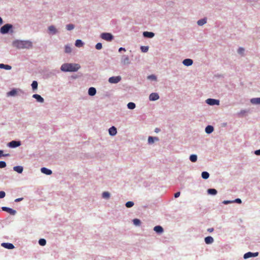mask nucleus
<instances>
[{
  "instance_id": "nucleus-1",
  "label": "nucleus",
  "mask_w": 260,
  "mask_h": 260,
  "mask_svg": "<svg viewBox=\"0 0 260 260\" xmlns=\"http://www.w3.org/2000/svg\"><path fill=\"white\" fill-rule=\"evenodd\" d=\"M13 45L18 49H29L32 46L31 42L29 41L16 40L13 42Z\"/></svg>"
},
{
  "instance_id": "nucleus-2",
  "label": "nucleus",
  "mask_w": 260,
  "mask_h": 260,
  "mask_svg": "<svg viewBox=\"0 0 260 260\" xmlns=\"http://www.w3.org/2000/svg\"><path fill=\"white\" fill-rule=\"evenodd\" d=\"M80 68L78 63H64L62 64L60 70L63 72H76Z\"/></svg>"
},
{
  "instance_id": "nucleus-3",
  "label": "nucleus",
  "mask_w": 260,
  "mask_h": 260,
  "mask_svg": "<svg viewBox=\"0 0 260 260\" xmlns=\"http://www.w3.org/2000/svg\"><path fill=\"white\" fill-rule=\"evenodd\" d=\"M101 38L107 41H111L113 39V36L110 33L104 32L101 35Z\"/></svg>"
},
{
  "instance_id": "nucleus-4",
  "label": "nucleus",
  "mask_w": 260,
  "mask_h": 260,
  "mask_svg": "<svg viewBox=\"0 0 260 260\" xmlns=\"http://www.w3.org/2000/svg\"><path fill=\"white\" fill-rule=\"evenodd\" d=\"M11 28H12V25L11 24H7L1 28L0 31L2 34H5L7 33Z\"/></svg>"
},
{
  "instance_id": "nucleus-5",
  "label": "nucleus",
  "mask_w": 260,
  "mask_h": 260,
  "mask_svg": "<svg viewBox=\"0 0 260 260\" xmlns=\"http://www.w3.org/2000/svg\"><path fill=\"white\" fill-rule=\"evenodd\" d=\"M258 255V252H254V253L251 252H248L246 253L244 255L243 257L244 259H247V258H250L251 257L257 256Z\"/></svg>"
},
{
  "instance_id": "nucleus-6",
  "label": "nucleus",
  "mask_w": 260,
  "mask_h": 260,
  "mask_svg": "<svg viewBox=\"0 0 260 260\" xmlns=\"http://www.w3.org/2000/svg\"><path fill=\"white\" fill-rule=\"evenodd\" d=\"M206 103L210 105H218L219 101L215 99H208L206 100Z\"/></svg>"
},
{
  "instance_id": "nucleus-7",
  "label": "nucleus",
  "mask_w": 260,
  "mask_h": 260,
  "mask_svg": "<svg viewBox=\"0 0 260 260\" xmlns=\"http://www.w3.org/2000/svg\"><path fill=\"white\" fill-rule=\"evenodd\" d=\"M121 80L120 76L112 77L109 78V82L111 83H117L119 82Z\"/></svg>"
},
{
  "instance_id": "nucleus-8",
  "label": "nucleus",
  "mask_w": 260,
  "mask_h": 260,
  "mask_svg": "<svg viewBox=\"0 0 260 260\" xmlns=\"http://www.w3.org/2000/svg\"><path fill=\"white\" fill-rule=\"evenodd\" d=\"M2 209L3 211H6L12 215H14L16 213V211L15 210H13V209L8 207H3Z\"/></svg>"
},
{
  "instance_id": "nucleus-9",
  "label": "nucleus",
  "mask_w": 260,
  "mask_h": 260,
  "mask_svg": "<svg viewBox=\"0 0 260 260\" xmlns=\"http://www.w3.org/2000/svg\"><path fill=\"white\" fill-rule=\"evenodd\" d=\"M8 146L12 148L17 147L20 145V142L19 141H12L8 144Z\"/></svg>"
},
{
  "instance_id": "nucleus-10",
  "label": "nucleus",
  "mask_w": 260,
  "mask_h": 260,
  "mask_svg": "<svg viewBox=\"0 0 260 260\" xmlns=\"http://www.w3.org/2000/svg\"><path fill=\"white\" fill-rule=\"evenodd\" d=\"M121 63L123 64H128L130 63L129 59L128 56L124 55L121 58Z\"/></svg>"
},
{
  "instance_id": "nucleus-11",
  "label": "nucleus",
  "mask_w": 260,
  "mask_h": 260,
  "mask_svg": "<svg viewBox=\"0 0 260 260\" xmlns=\"http://www.w3.org/2000/svg\"><path fill=\"white\" fill-rule=\"evenodd\" d=\"M2 246L7 249H12L14 248L13 244L9 243H3Z\"/></svg>"
},
{
  "instance_id": "nucleus-12",
  "label": "nucleus",
  "mask_w": 260,
  "mask_h": 260,
  "mask_svg": "<svg viewBox=\"0 0 260 260\" xmlns=\"http://www.w3.org/2000/svg\"><path fill=\"white\" fill-rule=\"evenodd\" d=\"M159 99V95L157 93H152L149 95L150 101H156Z\"/></svg>"
},
{
  "instance_id": "nucleus-13",
  "label": "nucleus",
  "mask_w": 260,
  "mask_h": 260,
  "mask_svg": "<svg viewBox=\"0 0 260 260\" xmlns=\"http://www.w3.org/2000/svg\"><path fill=\"white\" fill-rule=\"evenodd\" d=\"M32 98L36 99L37 101L40 103H43L44 100V99L40 95L38 94H35L32 95Z\"/></svg>"
},
{
  "instance_id": "nucleus-14",
  "label": "nucleus",
  "mask_w": 260,
  "mask_h": 260,
  "mask_svg": "<svg viewBox=\"0 0 260 260\" xmlns=\"http://www.w3.org/2000/svg\"><path fill=\"white\" fill-rule=\"evenodd\" d=\"M109 133L111 136H115L117 133V129L115 126H112L109 129Z\"/></svg>"
},
{
  "instance_id": "nucleus-15",
  "label": "nucleus",
  "mask_w": 260,
  "mask_h": 260,
  "mask_svg": "<svg viewBox=\"0 0 260 260\" xmlns=\"http://www.w3.org/2000/svg\"><path fill=\"white\" fill-rule=\"evenodd\" d=\"M144 37L152 38L154 36V34L152 32L144 31L143 34Z\"/></svg>"
},
{
  "instance_id": "nucleus-16",
  "label": "nucleus",
  "mask_w": 260,
  "mask_h": 260,
  "mask_svg": "<svg viewBox=\"0 0 260 260\" xmlns=\"http://www.w3.org/2000/svg\"><path fill=\"white\" fill-rule=\"evenodd\" d=\"M192 60L189 58L185 59L183 61V64L186 66H190L192 65Z\"/></svg>"
},
{
  "instance_id": "nucleus-17",
  "label": "nucleus",
  "mask_w": 260,
  "mask_h": 260,
  "mask_svg": "<svg viewBox=\"0 0 260 260\" xmlns=\"http://www.w3.org/2000/svg\"><path fill=\"white\" fill-rule=\"evenodd\" d=\"M41 171L42 173L46 175H51L52 174V171L46 168H42Z\"/></svg>"
},
{
  "instance_id": "nucleus-18",
  "label": "nucleus",
  "mask_w": 260,
  "mask_h": 260,
  "mask_svg": "<svg viewBox=\"0 0 260 260\" xmlns=\"http://www.w3.org/2000/svg\"><path fill=\"white\" fill-rule=\"evenodd\" d=\"M213 238L211 236H208L205 238V242L207 244L212 243L213 242Z\"/></svg>"
},
{
  "instance_id": "nucleus-19",
  "label": "nucleus",
  "mask_w": 260,
  "mask_h": 260,
  "mask_svg": "<svg viewBox=\"0 0 260 260\" xmlns=\"http://www.w3.org/2000/svg\"><path fill=\"white\" fill-rule=\"evenodd\" d=\"M154 231L157 233H161L163 232L164 230L161 226L157 225L154 228Z\"/></svg>"
},
{
  "instance_id": "nucleus-20",
  "label": "nucleus",
  "mask_w": 260,
  "mask_h": 260,
  "mask_svg": "<svg viewBox=\"0 0 260 260\" xmlns=\"http://www.w3.org/2000/svg\"><path fill=\"white\" fill-rule=\"evenodd\" d=\"M96 93V89L94 87H90L88 89V94L91 96H93Z\"/></svg>"
},
{
  "instance_id": "nucleus-21",
  "label": "nucleus",
  "mask_w": 260,
  "mask_h": 260,
  "mask_svg": "<svg viewBox=\"0 0 260 260\" xmlns=\"http://www.w3.org/2000/svg\"><path fill=\"white\" fill-rule=\"evenodd\" d=\"M214 130V128L211 125H208L205 128V132L207 134L211 133Z\"/></svg>"
},
{
  "instance_id": "nucleus-22",
  "label": "nucleus",
  "mask_w": 260,
  "mask_h": 260,
  "mask_svg": "<svg viewBox=\"0 0 260 260\" xmlns=\"http://www.w3.org/2000/svg\"><path fill=\"white\" fill-rule=\"evenodd\" d=\"M13 170L18 172V173H21L23 171V167L21 166H15L13 168Z\"/></svg>"
},
{
  "instance_id": "nucleus-23",
  "label": "nucleus",
  "mask_w": 260,
  "mask_h": 260,
  "mask_svg": "<svg viewBox=\"0 0 260 260\" xmlns=\"http://www.w3.org/2000/svg\"><path fill=\"white\" fill-rule=\"evenodd\" d=\"M251 102L253 104H260V98H253L251 100Z\"/></svg>"
},
{
  "instance_id": "nucleus-24",
  "label": "nucleus",
  "mask_w": 260,
  "mask_h": 260,
  "mask_svg": "<svg viewBox=\"0 0 260 260\" xmlns=\"http://www.w3.org/2000/svg\"><path fill=\"white\" fill-rule=\"evenodd\" d=\"M11 66L7 64H4L3 63L0 64V69H4L6 70H10L11 69Z\"/></svg>"
},
{
  "instance_id": "nucleus-25",
  "label": "nucleus",
  "mask_w": 260,
  "mask_h": 260,
  "mask_svg": "<svg viewBox=\"0 0 260 260\" xmlns=\"http://www.w3.org/2000/svg\"><path fill=\"white\" fill-rule=\"evenodd\" d=\"M207 191L209 194L212 195H215L217 192V190L213 188L209 189Z\"/></svg>"
},
{
  "instance_id": "nucleus-26",
  "label": "nucleus",
  "mask_w": 260,
  "mask_h": 260,
  "mask_svg": "<svg viewBox=\"0 0 260 260\" xmlns=\"http://www.w3.org/2000/svg\"><path fill=\"white\" fill-rule=\"evenodd\" d=\"M207 21H206V18H204V19H200L197 22V23L199 25H204V24H205L206 23Z\"/></svg>"
},
{
  "instance_id": "nucleus-27",
  "label": "nucleus",
  "mask_w": 260,
  "mask_h": 260,
  "mask_svg": "<svg viewBox=\"0 0 260 260\" xmlns=\"http://www.w3.org/2000/svg\"><path fill=\"white\" fill-rule=\"evenodd\" d=\"M154 140H158V139L156 137H149L148 141L149 144H152L154 142Z\"/></svg>"
},
{
  "instance_id": "nucleus-28",
  "label": "nucleus",
  "mask_w": 260,
  "mask_h": 260,
  "mask_svg": "<svg viewBox=\"0 0 260 260\" xmlns=\"http://www.w3.org/2000/svg\"><path fill=\"white\" fill-rule=\"evenodd\" d=\"M83 45V42L81 40H77L75 43V45L77 47H82Z\"/></svg>"
},
{
  "instance_id": "nucleus-29",
  "label": "nucleus",
  "mask_w": 260,
  "mask_h": 260,
  "mask_svg": "<svg viewBox=\"0 0 260 260\" xmlns=\"http://www.w3.org/2000/svg\"><path fill=\"white\" fill-rule=\"evenodd\" d=\"M48 29L50 32H52L53 34H56L57 32L55 27L53 25L50 26L48 28Z\"/></svg>"
},
{
  "instance_id": "nucleus-30",
  "label": "nucleus",
  "mask_w": 260,
  "mask_h": 260,
  "mask_svg": "<svg viewBox=\"0 0 260 260\" xmlns=\"http://www.w3.org/2000/svg\"><path fill=\"white\" fill-rule=\"evenodd\" d=\"M209 177V174L207 172H203L202 173V177L204 179H207Z\"/></svg>"
},
{
  "instance_id": "nucleus-31",
  "label": "nucleus",
  "mask_w": 260,
  "mask_h": 260,
  "mask_svg": "<svg viewBox=\"0 0 260 260\" xmlns=\"http://www.w3.org/2000/svg\"><path fill=\"white\" fill-rule=\"evenodd\" d=\"M190 160L192 162H196L197 160V156L195 154H192L189 157Z\"/></svg>"
},
{
  "instance_id": "nucleus-32",
  "label": "nucleus",
  "mask_w": 260,
  "mask_h": 260,
  "mask_svg": "<svg viewBox=\"0 0 260 260\" xmlns=\"http://www.w3.org/2000/svg\"><path fill=\"white\" fill-rule=\"evenodd\" d=\"M136 107L135 103L130 102L127 104V108L129 109H134Z\"/></svg>"
},
{
  "instance_id": "nucleus-33",
  "label": "nucleus",
  "mask_w": 260,
  "mask_h": 260,
  "mask_svg": "<svg viewBox=\"0 0 260 260\" xmlns=\"http://www.w3.org/2000/svg\"><path fill=\"white\" fill-rule=\"evenodd\" d=\"M31 87L34 90L37 89L38 82L36 81H34L31 84Z\"/></svg>"
},
{
  "instance_id": "nucleus-34",
  "label": "nucleus",
  "mask_w": 260,
  "mask_h": 260,
  "mask_svg": "<svg viewBox=\"0 0 260 260\" xmlns=\"http://www.w3.org/2000/svg\"><path fill=\"white\" fill-rule=\"evenodd\" d=\"M39 243L41 246H44L46 244V241L44 239H41L39 241Z\"/></svg>"
},
{
  "instance_id": "nucleus-35",
  "label": "nucleus",
  "mask_w": 260,
  "mask_h": 260,
  "mask_svg": "<svg viewBox=\"0 0 260 260\" xmlns=\"http://www.w3.org/2000/svg\"><path fill=\"white\" fill-rule=\"evenodd\" d=\"M72 51V49L71 47L69 45H66L65 46V52L67 53H71Z\"/></svg>"
},
{
  "instance_id": "nucleus-36",
  "label": "nucleus",
  "mask_w": 260,
  "mask_h": 260,
  "mask_svg": "<svg viewBox=\"0 0 260 260\" xmlns=\"http://www.w3.org/2000/svg\"><path fill=\"white\" fill-rule=\"evenodd\" d=\"M102 197L105 199H108L110 197V193L108 192H104L102 194Z\"/></svg>"
},
{
  "instance_id": "nucleus-37",
  "label": "nucleus",
  "mask_w": 260,
  "mask_h": 260,
  "mask_svg": "<svg viewBox=\"0 0 260 260\" xmlns=\"http://www.w3.org/2000/svg\"><path fill=\"white\" fill-rule=\"evenodd\" d=\"M133 223L136 225H140L141 224V221L137 218H135L133 220Z\"/></svg>"
},
{
  "instance_id": "nucleus-38",
  "label": "nucleus",
  "mask_w": 260,
  "mask_h": 260,
  "mask_svg": "<svg viewBox=\"0 0 260 260\" xmlns=\"http://www.w3.org/2000/svg\"><path fill=\"white\" fill-rule=\"evenodd\" d=\"M134 205V203L132 201H128L126 202L125 206L127 208H131L133 207Z\"/></svg>"
},
{
  "instance_id": "nucleus-39",
  "label": "nucleus",
  "mask_w": 260,
  "mask_h": 260,
  "mask_svg": "<svg viewBox=\"0 0 260 260\" xmlns=\"http://www.w3.org/2000/svg\"><path fill=\"white\" fill-rule=\"evenodd\" d=\"M17 93V91L15 89H13L11 90L10 92L8 93V95L10 96H14Z\"/></svg>"
},
{
  "instance_id": "nucleus-40",
  "label": "nucleus",
  "mask_w": 260,
  "mask_h": 260,
  "mask_svg": "<svg viewBox=\"0 0 260 260\" xmlns=\"http://www.w3.org/2000/svg\"><path fill=\"white\" fill-rule=\"evenodd\" d=\"M66 28L68 30H72L73 29H74V25L72 24H69L67 25Z\"/></svg>"
},
{
  "instance_id": "nucleus-41",
  "label": "nucleus",
  "mask_w": 260,
  "mask_h": 260,
  "mask_svg": "<svg viewBox=\"0 0 260 260\" xmlns=\"http://www.w3.org/2000/svg\"><path fill=\"white\" fill-rule=\"evenodd\" d=\"M141 49L142 52H146L148 50V46H141Z\"/></svg>"
},
{
  "instance_id": "nucleus-42",
  "label": "nucleus",
  "mask_w": 260,
  "mask_h": 260,
  "mask_svg": "<svg viewBox=\"0 0 260 260\" xmlns=\"http://www.w3.org/2000/svg\"><path fill=\"white\" fill-rule=\"evenodd\" d=\"M95 48L98 50H100L102 48V44L101 43H98L95 45Z\"/></svg>"
},
{
  "instance_id": "nucleus-43",
  "label": "nucleus",
  "mask_w": 260,
  "mask_h": 260,
  "mask_svg": "<svg viewBox=\"0 0 260 260\" xmlns=\"http://www.w3.org/2000/svg\"><path fill=\"white\" fill-rule=\"evenodd\" d=\"M6 164L4 161H0V168H4L6 167Z\"/></svg>"
},
{
  "instance_id": "nucleus-44",
  "label": "nucleus",
  "mask_w": 260,
  "mask_h": 260,
  "mask_svg": "<svg viewBox=\"0 0 260 260\" xmlns=\"http://www.w3.org/2000/svg\"><path fill=\"white\" fill-rule=\"evenodd\" d=\"M148 79H151V80H156V77L155 76L153 75H150L148 77Z\"/></svg>"
},
{
  "instance_id": "nucleus-45",
  "label": "nucleus",
  "mask_w": 260,
  "mask_h": 260,
  "mask_svg": "<svg viewBox=\"0 0 260 260\" xmlns=\"http://www.w3.org/2000/svg\"><path fill=\"white\" fill-rule=\"evenodd\" d=\"M6 193L4 191H0V199H2L5 197Z\"/></svg>"
},
{
  "instance_id": "nucleus-46",
  "label": "nucleus",
  "mask_w": 260,
  "mask_h": 260,
  "mask_svg": "<svg viewBox=\"0 0 260 260\" xmlns=\"http://www.w3.org/2000/svg\"><path fill=\"white\" fill-rule=\"evenodd\" d=\"M244 51V49L243 48H239L238 50V52L239 54H243Z\"/></svg>"
},
{
  "instance_id": "nucleus-47",
  "label": "nucleus",
  "mask_w": 260,
  "mask_h": 260,
  "mask_svg": "<svg viewBox=\"0 0 260 260\" xmlns=\"http://www.w3.org/2000/svg\"><path fill=\"white\" fill-rule=\"evenodd\" d=\"M180 192L179 191H178L175 193L174 197H175V198H177L179 197L180 196Z\"/></svg>"
},
{
  "instance_id": "nucleus-48",
  "label": "nucleus",
  "mask_w": 260,
  "mask_h": 260,
  "mask_svg": "<svg viewBox=\"0 0 260 260\" xmlns=\"http://www.w3.org/2000/svg\"><path fill=\"white\" fill-rule=\"evenodd\" d=\"M233 202H236L238 203H241V200L240 199H237L234 201H233Z\"/></svg>"
},
{
  "instance_id": "nucleus-49",
  "label": "nucleus",
  "mask_w": 260,
  "mask_h": 260,
  "mask_svg": "<svg viewBox=\"0 0 260 260\" xmlns=\"http://www.w3.org/2000/svg\"><path fill=\"white\" fill-rule=\"evenodd\" d=\"M233 202V201H224L223 202V203L224 204H229V203H232Z\"/></svg>"
},
{
  "instance_id": "nucleus-50",
  "label": "nucleus",
  "mask_w": 260,
  "mask_h": 260,
  "mask_svg": "<svg viewBox=\"0 0 260 260\" xmlns=\"http://www.w3.org/2000/svg\"><path fill=\"white\" fill-rule=\"evenodd\" d=\"M254 153L257 155H260V149L259 150H256L254 152Z\"/></svg>"
},
{
  "instance_id": "nucleus-51",
  "label": "nucleus",
  "mask_w": 260,
  "mask_h": 260,
  "mask_svg": "<svg viewBox=\"0 0 260 260\" xmlns=\"http://www.w3.org/2000/svg\"><path fill=\"white\" fill-rule=\"evenodd\" d=\"M23 200V198H18V199H16L15 200V202H18L19 201H21Z\"/></svg>"
},
{
  "instance_id": "nucleus-52",
  "label": "nucleus",
  "mask_w": 260,
  "mask_h": 260,
  "mask_svg": "<svg viewBox=\"0 0 260 260\" xmlns=\"http://www.w3.org/2000/svg\"><path fill=\"white\" fill-rule=\"evenodd\" d=\"M213 230L214 229L213 228H209L207 230V231L210 233L212 232Z\"/></svg>"
},
{
  "instance_id": "nucleus-53",
  "label": "nucleus",
  "mask_w": 260,
  "mask_h": 260,
  "mask_svg": "<svg viewBox=\"0 0 260 260\" xmlns=\"http://www.w3.org/2000/svg\"><path fill=\"white\" fill-rule=\"evenodd\" d=\"M121 51H125V48H122V47H120L119 49V51L120 52Z\"/></svg>"
},
{
  "instance_id": "nucleus-54",
  "label": "nucleus",
  "mask_w": 260,
  "mask_h": 260,
  "mask_svg": "<svg viewBox=\"0 0 260 260\" xmlns=\"http://www.w3.org/2000/svg\"><path fill=\"white\" fill-rule=\"evenodd\" d=\"M159 131V128H155V132L156 133H158Z\"/></svg>"
},
{
  "instance_id": "nucleus-55",
  "label": "nucleus",
  "mask_w": 260,
  "mask_h": 260,
  "mask_svg": "<svg viewBox=\"0 0 260 260\" xmlns=\"http://www.w3.org/2000/svg\"><path fill=\"white\" fill-rule=\"evenodd\" d=\"M3 23V20L1 18V17H0V24H2Z\"/></svg>"
}]
</instances>
